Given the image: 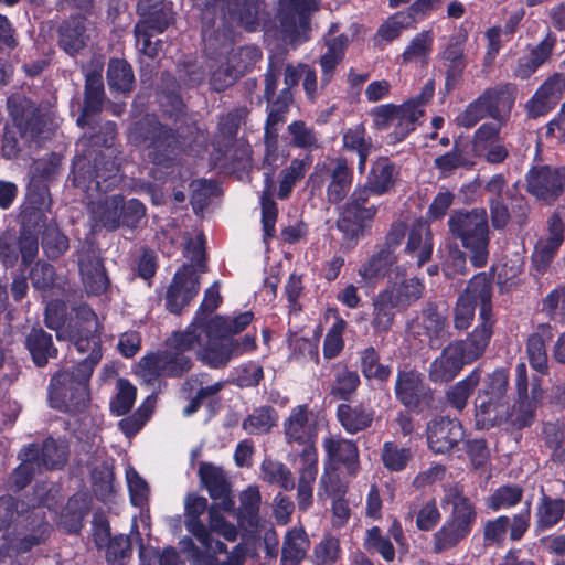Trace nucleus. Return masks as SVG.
Here are the masks:
<instances>
[{"label": "nucleus", "instance_id": "1", "mask_svg": "<svg viewBox=\"0 0 565 565\" xmlns=\"http://www.w3.org/2000/svg\"><path fill=\"white\" fill-rule=\"evenodd\" d=\"M71 339L81 353L89 352L72 370H58L49 383V405L58 412L78 415L87 411L90 403L89 381L102 359L100 337L90 322L81 323L71 330Z\"/></svg>", "mask_w": 565, "mask_h": 565}, {"label": "nucleus", "instance_id": "2", "mask_svg": "<svg viewBox=\"0 0 565 565\" xmlns=\"http://www.w3.org/2000/svg\"><path fill=\"white\" fill-rule=\"evenodd\" d=\"M85 127H88V131L83 134L79 142L87 152V160H78L73 164V184L107 193L121 181V151L114 147L117 125L110 120L97 125L88 121Z\"/></svg>", "mask_w": 565, "mask_h": 565}, {"label": "nucleus", "instance_id": "3", "mask_svg": "<svg viewBox=\"0 0 565 565\" xmlns=\"http://www.w3.org/2000/svg\"><path fill=\"white\" fill-rule=\"evenodd\" d=\"M24 503L4 495L0 498V531L6 530L4 537L9 541L7 547L17 555L30 552L43 544L51 534V524L45 514H39L35 509H23Z\"/></svg>", "mask_w": 565, "mask_h": 565}, {"label": "nucleus", "instance_id": "4", "mask_svg": "<svg viewBox=\"0 0 565 565\" xmlns=\"http://www.w3.org/2000/svg\"><path fill=\"white\" fill-rule=\"evenodd\" d=\"M129 138L147 151L151 163L163 168H171L186 145L180 128L160 121L154 114H147L134 122Z\"/></svg>", "mask_w": 565, "mask_h": 565}, {"label": "nucleus", "instance_id": "5", "mask_svg": "<svg viewBox=\"0 0 565 565\" xmlns=\"http://www.w3.org/2000/svg\"><path fill=\"white\" fill-rule=\"evenodd\" d=\"M448 228L455 241L469 253L475 268H482L489 259L490 228L486 209L454 210L448 218Z\"/></svg>", "mask_w": 565, "mask_h": 565}, {"label": "nucleus", "instance_id": "6", "mask_svg": "<svg viewBox=\"0 0 565 565\" xmlns=\"http://www.w3.org/2000/svg\"><path fill=\"white\" fill-rule=\"evenodd\" d=\"M489 339L470 332L462 340L449 342L429 365L428 376L433 383L451 382L463 369L483 356Z\"/></svg>", "mask_w": 565, "mask_h": 565}, {"label": "nucleus", "instance_id": "7", "mask_svg": "<svg viewBox=\"0 0 565 565\" xmlns=\"http://www.w3.org/2000/svg\"><path fill=\"white\" fill-rule=\"evenodd\" d=\"M379 212L377 205L370 202L364 188H354L345 202L339 207L335 226L342 234V247L353 249L359 241L372 228Z\"/></svg>", "mask_w": 565, "mask_h": 565}, {"label": "nucleus", "instance_id": "8", "mask_svg": "<svg viewBox=\"0 0 565 565\" xmlns=\"http://www.w3.org/2000/svg\"><path fill=\"white\" fill-rule=\"evenodd\" d=\"M451 511L443 525L433 535L436 553L451 550L465 541L478 520L476 503L462 490L456 489L449 498Z\"/></svg>", "mask_w": 565, "mask_h": 565}, {"label": "nucleus", "instance_id": "9", "mask_svg": "<svg viewBox=\"0 0 565 565\" xmlns=\"http://www.w3.org/2000/svg\"><path fill=\"white\" fill-rule=\"evenodd\" d=\"M147 215L146 205L138 199L125 200L122 194H114L99 200L92 210L96 226L108 232L119 227L136 230Z\"/></svg>", "mask_w": 565, "mask_h": 565}, {"label": "nucleus", "instance_id": "10", "mask_svg": "<svg viewBox=\"0 0 565 565\" xmlns=\"http://www.w3.org/2000/svg\"><path fill=\"white\" fill-rule=\"evenodd\" d=\"M396 402L415 414L436 408L435 390L426 382L425 375L415 367H403L396 372L394 383Z\"/></svg>", "mask_w": 565, "mask_h": 565}, {"label": "nucleus", "instance_id": "11", "mask_svg": "<svg viewBox=\"0 0 565 565\" xmlns=\"http://www.w3.org/2000/svg\"><path fill=\"white\" fill-rule=\"evenodd\" d=\"M288 156L289 152L287 150L279 149V143L265 146L262 167L266 169V171L264 172V190L260 195V222L263 241L265 243H268L275 237L278 217V206L273 194L274 174L276 170L286 162Z\"/></svg>", "mask_w": 565, "mask_h": 565}, {"label": "nucleus", "instance_id": "12", "mask_svg": "<svg viewBox=\"0 0 565 565\" xmlns=\"http://www.w3.org/2000/svg\"><path fill=\"white\" fill-rule=\"evenodd\" d=\"M458 296L475 307L479 305V322L471 332L491 340L497 322L492 303L493 275L486 271L473 275Z\"/></svg>", "mask_w": 565, "mask_h": 565}, {"label": "nucleus", "instance_id": "13", "mask_svg": "<svg viewBox=\"0 0 565 565\" xmlns=\"http://www.w3.org/2000/svg\"><path fill=\"white\" fill-rule=\"evenodd\" d=\"M531 525V502L527 500L525 507L513 514L498 515L497 518L487 520L482 525V541L484 546L502 547L505 543L507 535L512 542L521 541Z\"/></svg>", "mask_w": 565, "mask_h": 565}, {"label": "nucleus", "instance_id": "14", "mask_svg": "<svg viewBox=\"0 0 565 565\" xmlns=\"http://www.w3.org/2000/svg\"><path fill=\"white\" fill-rule=\"evenodd\" d=\"M285 438L288 444H297L300 450H292L288 459L292 466H297L302 460V454L313 452L315 459H318L316 448L317 433L316 428L309 424V408L307 404L297 405L290 412L288 418L284 422Z\"/></svg>", "mask_w": 565, "mask_h": 565}, {"label": "nucleus", "instance_id": "15", "mask_svg": "<svg viewBox=\"0 0 565 565\" xmlns=\"http://www.w3.org/2000/svg\"><path fill=\"white\" fill-rule=\"evenodd\" d=\"M526 191L548 204L565 192V167L533 166L525 175Z\"/></svg>", "mask_w": 565, "mask_h": 565}, {"label": "nucleus", "instance_id": "16", "mask_svg": "<svg viewBox=\"0 0 565 565\" xmlns=\"http://www.w3.org/2000/svg\"><path fill=\"white\" fill-rule=\"evenodd\" d=\"M200 277L191 264H183L174 273L164 295L168 312L180 316L184 308L198 296Z\"/></svg>", "mask_w": 565, "mask_h": 565}, {"label": "nucleus", "instance_id": "17", "mask_svg": "<svg viewBox=\"0 0 565 565\" xmlns=\"http://www.w3.org/2000/svg\"><path fill=\"white\" fill-rule=\"evenodd\" d=\"M427 448L434 455L449 456L465 437L462 424L449 416H435L426 425Z\"/></svg>", "mask_w": 565, "mask_h": 565}, {"label": "nucleus", "instance_id": "18", "mask_svg": "<svg viewBox=\"0 0 565 565\" xmlns=\"http://www.w3.org/2000/svg\"><path fill=\"white\" fill-rule=\"evenodd\" d=\"M8 113L14 126L31 139H38L46 127L45 115L40 110L35 102L21 94H13L7 99Z\"/></svg>", "mask_w": 565, "mask_h": 565}, {"label": "nucleus", "instance_id": "19", "mask_svg": "<svg viewBox=\"0 0 565 565\" xmlns=\"http://www.w3.org/2000/svg\"><path fill=\"white\" fill-rule=\"evenodd\" d=\"M46 212L42 207L22 205L20 213L19 242L22 249V265L29 268L39 254V232L45 227Z\"/></svg>", "mask_w": 565, "mask_h": 565}, {"label": "nucleus", "instance_id": "20", "mask_svg": "<svg viewBox=\"0 0 565 565\" xmlns=\"http://www.w3.org/2000/svg\"><path fill=\"white\" fill-rule=\"evenodd\" d=\"M565 210L557 209L547 220L548 235L539 239L532 254V265L540 274L546 271L564 243Z\"/></svg>", "mask_w": 565, "mask_h": 565}, {"label": "nucleus", "instance_id": "21", "mask_svg": "<svg viewBox=\"0 0 565 565\" xmlns=\"http://www.w3.org/2000/svg\"><path fill=\"white\" fill-rule=\"evenodd\" d=\"M322 447L326 452V465L331 470L344 468L354 476L360 468L359 447L355 441L341 436L323 438Z\"/></svg>", "mask_w": 565, "mask_h": 565}, {"label": "nucleus", "instance_id": "22", "mask_svg": "<svg viewBox=\"0 0 565 565\" xmlns=\"http://www.w3.org/2000/svg\"><path fill=\"white\" fill-rule=\"evenodd\" d=\"M216 347H204L201 362L211 369H223L233 358L256 350V332L246 333L242 339H225V343Z\"/></svg>", "mask_w": 565, "mask_h": 565}, {"label": "nucleus", "instance_id": "23", "mask_svg": "<svg viewBox=\"0 0 565 565\" xmlns=\"http://www.w3.org/2000/svg\"><path fill=\"white\" fill-rule=\"evenodd\" d=\"M516 90L513 83H500L486 88L478 97L481 99L489 118L504 124L514 107Z\"/></svg>", "mask_w": 565, "mask_h": 565}, {"label": "nucleus", "instance_id": "24", "mask_svg": "<svg viewBox=\"0 0 565 565\" xmlns=\"http://www.w3.org/2000/svg\"><path fill=\"white\" fill-rule=\"evenodd\" d=\"M254 313L250 310L239 312L233 317L216 315L205 326L206 335L204 347H216L225 343V339H234L233 335L244 331L253 321Z\"/></svg>", "mask_w": 565, "mask_h": 565}, {"label": "nucleus", "instance_id": "25", "mask_svg": "<svg viewBox=\"0 0 565 565\" xmlns=\"http://www.w3.org/2000/svg\"><path fill=\"white\" fill-rule=\"evenodd\" d=\"M86 20L85 15L72 13L57 26V45L70 56H76L87 46Z\"/></svg>", "mask_w": 565, "mask_h": 565}, {"label": "nucleus", "instance_id": "26", "mask_svg": "<svg viewBox=\"0 0 565 565\" xmlns=\"http://www.w3.org/2000/svg\"><path fill=\"white\" fill-rule=\"evenodd\" d=\"M198 475L211 499L220 500V507L223 511L234 510L235 502L232 498L231 484L221 467L211 462H201Z\"/></svg>", "mask_w": 565, "mask_h": 565}, {"label": "nucleus", "instance_id": "27", "mask_svg": "<svg viewBox=\"0 0 565 565\" xmlns=\"http://www.w3.org/2000/svg\"><path fill=\"white\" fill-rule=\"evenodd\" d=\"M424 334L428 338L431 349H439L451 337L447 310L441 309L436 301L428 300L420 311Z\"/></svg>", "mask_w": 565, "mask_h": 565}, {"label": "nucleus", "instance_id": "28", "mask_svg": "<svg viewBox=\"0 0 565 565\" xmlns=\"http://www.w3.org/2000/svg\"><path fill=\"white\" fill-rule=\"evenodd\" d=\"M465 42L466 36L452 35L440 53V58L446 62L444 88L447 94L455 90L462 79L467 66Z\"/></svg>", "mask_w": 565, "mask_h": 565}, {"label": "nucleus", "instance_id": "29", "mask_svg": "<svg viewBox=\"0 0 565 565\" xmlns=\"http://www.w3.org/2000/svg\"><path fill=\"white\" fill-rule=\"evenodd\" d=\"M398 175L396 164L387 157H380L372 163L365 183L356 188H364L370 196H381L394 188Z\"/></svg>", "mask_w": 565, "mask_h": 565}, {"label": "nucleus", "instance_id": "30", "mask_svg": "<svg viewBox=\"0 0 565 565\" xmlns=\"http://www.w3.org/2000/svg\"><path fill=\"white\" fill-rule=\"evenodd\" d=\"M227 19L247 32H255L260 26V13L265 9L264 0H223Z\"/></svg>", "mask_w": 565, "mask_h": 565}, {"label": "nucleus", "instance_id": "31", "mask_svg": "<svg viewBox=\"0 0 565 565\" xmlns=\"http://www.w3.org/2000/svg\"><path fill=\"white\" fill-rule=\"evenodd\" d=\"M375 409L367 403H341L337 407V419L341 427L351 435L364 431L372 427L375 419Z\"/></svg>", "mask_w": 565, "mask_h": 565}, {"label": "nucleus", "instance_id": "32", "mask_svg": "<svg viewBox=\"0 0 565 565\" xmlns=\"http://www.w3.org/2000/svg\"><path fill=\"white\" fill-rule=\"evenodd\" d=\"M249 110L245 106L231 109L218 117L214 136V148L217 152L227 153L234 146L241 126L245 124Z\"/></svg>", "mask_w": 565, "mask_h": 565}, {"label": "nucleus", "instance_id": "33", "mask_svg": "<svg viewBox=\"0 0 565 565\" xmlns=\"http://www.w3.org/2000/svg\"><path fill=\"white\" fill-rule=\"evenodd\" d=\"M425 282L418 277L407 278L405 275L401 279L390 280L382 290L397 306V311H404L423 298L425 294Z\"/></svg>", "mask_w": 565, "mask_h": 565}, {"label": "nucleus", "instance_id": "34", "mask_svg": "<svg viewBox=\"0 0 565 565\" xmlns=\"http://www.w3.org/2000/svg\"><path fill=\"white\" fill-rule=\"evenodd\" d=\"M105 100V88L102 73L90 71L85 76L84 102L81 115L76 124L81 128L88 125V118L103 110Z\"/></svg>", "mask_w": 565, "mask_h": 565}, {"label": "nucleus", "instance_id": "35", "mask_svg": "<svg viewBox=\"0 0 565 565\" xmlns=\"http://www.w3.org/2000/svg\"><path fill=\"white\" fill-rule=\"evenodd\" d=\"M353 169L349 166L344 157H339L334 161V167L329 174L326 196L332 205H338L350 195L353 184Z\"/></svg>", "mask_w": 565, "mask_h": 565}, {"label": "nucleus", "instance_id": "36", "mask_svg": "<svg viewBox=\"0 0 565 565\" xmlns=\"http://www.w3.org/2000/svg\"><path fill=\"white\" fill-rule=\"evenodd\" d=\"M25 449L29 454L36 455V467L46 470L61 469L67 462L68 447L58 444L53 437L44 439L42 445L29 444Z\"/></svg>", "mask_w": 565, "mask_h": 565}, {"label": "nucleus", "instance_id": "37", "mask_svg": "<svg viewBox=\"0 0 565 565\" xmlns=\"http://www.w3.org/2000/svg\"><path fill=\"white\" fill-rule=\"evenodd\" d=\"M535 509V529L544 532L556 526L565 516V499L547 494L541 487Z\"/></svg>", "mask_w": 565, "mask_h": 565}, {"label": "nucleus", "instance_id": "38", "mask_svg": "<svg viewBox=\"0 0 565 565\" xmlns=\"http://www.w3.org/2000/svg\"><path fill=\"white\" fill-rule=\"evenodd\" d=\"M24 345L31 355L32 362L38 367H44L50 359H55L58 355L52 334L42 327L34 326L31 328L25 337Z\"/></svg>", "mask_w": 565, "mask_h": 565}, {"label": "nucleus", "instance_id": "39", "mask_svg": "<svg viewBox=\"0 0 565 565\" xmlns=\"http://www.w3.org/2000/svg\"><path fill=\"white\" fill-rule=\"evenodd\" d=\"M554 337L553 328L548 323H541L534 333L526 340V353L532 369L541 374L548 371L546 343Z\"/></svg>", "mask_w": 565, "mask_h": 565}, {"label": "nucleus", "instance_id": "40", "mask_svg": "<svg viewBox=\"0 0 565 565\" xmlns=\"http://www.w3.org/2000/svg\"><path fill=\"white\" fill-rule=\"evenodd\" d=\"M349 44L345 33L324 38L327 51L320 56L321 86H327L333 78L337 66L343 61Z\"/></svg>", "mask_w": 565, "mask_h": 565}, {"label": "nucleus", "instance_id": "41", "mask_svg": "<svg viewBox=\"0 0 565 565\" xmlns=\"http://www.w3.org/2000/svg\"><path fill=\"white\" fill-rule=\"evenodd\" d=\"M207 499L196 493H189L184 500V524L200 543H205L210 536V530L201 520V515L209 511Z\"/></svg>", "mask_w": 565, "mask_h": 565}, {"label": "nucleus", "instance_id": "42", "mask_svg": "<svg viewBox=\"0 0 565 565\" xmlns=\"http://www.w3.org/2000/svg\"><path fill=\"white\" fill-rule=\"evenodd\" d=\"M299 473L298 480V507L300 510H307L312 503V483L318 475V459H315L313 452L302 454V460L294 466Z\"/></svg>", "mask_w": 565, "mask_h": 565}, {"label": "nucleus", "instance_id": "43", "mask_svg": "<svg viewBox=\"0 0 565 565\" xmlns=\"http://www.w3.org/2000/svg\"><path fill=\"white\" fill-rule=\"evenodd\" d=\"M205 339L204 332H201V324L192 320L184 330L173 331L166 339L164 348L181 354H186L199 345V360L201 361Z\"/></svg>", "mask_w": 565, "mask_h": 565}, {"label": "nucleus", "instance_id": "44", "mask_svg": "<svg viewBox=\"0 0 565 565\" xmlns=\"http://www.w3.org/2000/svg\"><path fill=\"white\" fill-rule=\"evenodd\" d=\"M342 145L344 150L358 154V171L360 174H364L367 158L373 147L372 139L367 136L364 125L358 124L347 129L342 135Z\"/></svg>", "mask_w": 565, "mask_h": 565}, {"label": "nucleus", "instance_id": "45", "mask_svg": "<svg viewBox=\"0 0 565 565\" xmlns=\"http://www.w3.org/2000/svg\"><path fill=\"white\" fill-rule=\"evenodd\" d=\"M475 424L478 429H490L497 426L508 413L509 403L494 401L481 395L476 396Z\"/></svg>", "mask_w": 565, "mask_h": 565}, {"label": "nucleus", "instance_id": "46", "mask_svg": "<svg viewBox=\"0 0 565 565\" xmlns=\"http://www.w3.org/2000/svg\"><path fill=\"white\" fill-rule=\"evenodd\" d=\"M114 465L108 461L95 466L90 471L92 490L103 503L113 501L119 484L115 481Z\"/></svg>", "mask_w": 565, "mask_h": 565}, {"label": "nucleus", "instance_id": "47", "mask_svg": "<svg viewBox=\"0 0 565 565\" xmlns=\"http://www.w3.org/2000/svg\"><path fill=\"white\" fill-rule=\"evenodd\" d=\"M481 367L476 366L467 376L449 386L445 392L447 404L458 412L463 411L481 381Z\"/></svg>", "mask_w": 565, "mask_h": 565}, {"label": "nucleus", "instance_id": "48", "mask_svg": "<svg viewBox=\"0 0 565 565\" xmlns=\"http://www.w3.org/2000/svg\"><path fill=\"white\" fill-rule=\"evenodd\" d=\"M397 256L388 249L379 248L359 268L358 273L367 282H377L384 279L396 264Z\"/></svg>", "mask_w": 565, "mask_h": 565}, {"label": "nucleus", "instance_id": "49", "mask_svg": "<svg viewBox=\"0 0 565 565\" xmlns=\"http://www.w3.org/2000/svg\"><path fill=\"white\" fill-rule=\"evenodd\" d=\"M359 366L363 377L380 386L386 384L392 375V366L381 363L379 351L370 345L359 352Z\"/></svg>", "mask_w": 565, "mask_h": 565}, {"label": "nucleus", "instance_id": "50", "mask_svg": "<svg viewBox=\"0 0 565 565\" xmlns=\"http://www.w3.org/2000/svg\"><path fill=\"white\" fill-rule=\"evenodd\" d=\"M81 273L87 294L100 296L107 292L110 279L100 258H90L82 264Z\"/></svg>", "mask_w": 565, "mask_h": 565}, {"label": "nucleus", "instance_id": "51", "mask_svg": "<svg viewBox=\"0 0 565 565\" xmlns=\"http://www.w3.org/2000/svg\"><path fill=\"white\" fill-rule=\"evenodd\" d=\"M138 9L142 10V18L135 24L137 32L161 34L174 20L172 11L163 6L138 7Z\"/></svg>", "mask_w": 565, "mask_h": 565}, {"label": "nucleus", "instance_id": "52", "mask_svg": "<svg viewBox=\"0 0 565 565\" xmlns=\"http://www.w3.org/2000/svg\"><path fill=\"white\" fill-rule=\"evenodd\" d=\"M90 511L89 501L84 494L72 495L62 513V522L68 533L77 534L84 526V520Z\"/></svg>", "mask_w": 565, "mask_h": 565}, {"label": "nucleus", "instance_id": "53", "mask_svg": "<svg viewBox=\"0 0 565 565\" xmlns=\"http://www.w3.org/2000/svg\"><path fill=\"white\" fill-rule=\"evenodd\" d=\"M372 306L371 326L374 332L377 334L388 332L394 323L397 306L382 290L373 299Z\"/></svg>", "mask_w": 565, "mask_h": 565}, {"label": "nucleus", "instance_id": "54", "mask_svg": "<svg viewBox=\"0 0 565 565\" xmlns=\"http://www.w3.org/2000/svg\"><path fill=\"white\" fill-rule=\"evenodd\" d=\"M423 115L424 110H417L413 103H403L401 113L392 124L394 128L388 134L390 143L404 141L416 129V122Z\"/></svg>", "mask_w": 565, "mask_h": 565}, {"label": "nucleus", "instance_id": "55", "mask_svg": "<svg viewBox=\"0 0 565 565\" xmlns=\"http://www.w3.org/2000/svg\"><path fill=\"white\" fill-rule=\"evenodd\" d=\"M542 397L540 385L532 383L531 397H518L512 411V424L519 429L530 427L535 418L537 401Z\"/></svg>", "mask_w": 565, "mask_h": 565}, {"label": "nucleus", "instance_id": "56", "mask_svg": "<svg viewBox=\"0 0 565 565\" xmlns=\"http://www.w3.org/2000/svg\"><path fill=\"white\" fill-rule=\"evenodd\" d=\"M260 493L257 488H248L241 495L237 522L243 529L255 530L259 525Z\"/></svg>", "mask_w": 565, "mask_h": 565}, {"label": "nucleus", "instance_id": "57", "mask_svg": "<svg viewBox=\"0 0 565 565\" xmlns=\"http://www.w3.org/2000/svg\"><path fill=\"white\" fill-rule=\"evenodd\" d=\"M434 166L440 172V174L444 177H449L460 168L466 170L473 169L476 162L456 141L451 150L435 158Z\"/></svg>", "mask_w": 565, "mask_h": 565}, {"label": "nucleus", "instance_id": "58", "mask_svg": "<svg viewBox=\"0 0 565 565\" xmlns=\"http://www.w3.org/2000/svg\"><path fill=\"white\" fill-rule=\"evenodd\" d=\"M310 164L311 158L307 156L303 159H292L290 164L280 171L278 199L286 200L290 196L297 182L305 178Z\"/></svg>", "mask_w": 565, "mask_h": 565}, {"label": "nucleus", "instance_id": "59", "mask_svg": "<svg viewBox=\"0 0 565 565\" xmlns=\"http://www.w3.org/2000/svg\"><path fill=\"white\" fill-rule=\"evenodd\" d=\"M545 447L551 450V460L557 465L565 463V425L547 422L542 429Z\"/></svg>", "mask_w": 565, "mask_h": 565}, {"label": "nucleus", "instance_id": "60", "mask_svg": "<svg viewBox=\"0 0 565 565\" xmlns=\"http://www.w3.org/2000/svg\"><path fill=\"white\" fill-rule=\"evenodd\" d=\"M414 454L411 447L399 446L395 441H385L381 450L383 467L391 472L404 471L413 460Z\"/></svg>", "mask_w": 565, "mask_h": 565}, {"label": "nucleus", "instance_id": "61", "mask_svg": "<svg viewBox=\"0 0 565 565\" xmlns=\"http://www.w3.org/2000/svg\"><path fill=\"white\" fill-rule=\"evenodd\" d=\"M107 82L111 89L127 93L135 86L131 65L124 58H110L107 67Z\"/></svg>", "mask_w": 565, "mask_h": 565}, {"label": "nucleus", "instance_id": "62", "mask_svg": "<svg viewBox=\"0 0 565 565\" xmlns=\"http://www.w3.org/2000/svg\"><path fill=\"white\" fill-rule=\"evenodd\" d=\"M509 371L504 367H498L493 372L488 373L482 381L478 395L509 403Z\"/></svg>", "mask_w": 565, "mask_h": 565}, {"label": "nucleus", "instance_id": "63", "mask_svg": "<svg viewBox=\"0 0 565 565\" xmlns=\"http://www.w3.org/2000/svg\"><path fill=\"white\" fill-rule=\"evenodd\" d=\"M277 419L278 414L273 406H259L243 420L242 427L249 435H262L268 433Z\"/></svg>", "mask_w": 565, "mask_h": 565}, {"label": "nucleus", "instance_id": "64", "mask_svg": "<svg viewBox=\"0 0 565 565\" xmlns=\"http://www.w3.org/2000/svg\"><path fill=\"white\" fill-rule=\"evenodd\" d=\"M308 539L298 531H289L281 547L280 565H300L306 557Z\"/></svg>", "mask_w": 565, "mask_h": 565}]
</instances>
